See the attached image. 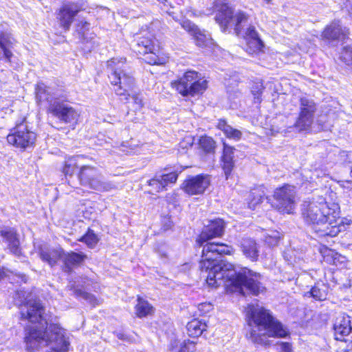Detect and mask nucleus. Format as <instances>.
Returning <instances> with one entry per match:
<instances>
[{"label":"nucleus","instance_id":"f257e3e1","mask_svg":"<svg viewBox=\"0 0 352 352\" xmlns=\"http://www.w3.org/2000/svg\"><path fill=\"white\" fill-rule=\"evenodd\" d=\"M225 223L221 219L211 221L206 226L196 242L203 247L202 259L199 269L206 277L208 285L218 287L232 285L245 295V290L253 295L263 292L265 287L260 282L261 275L247 267L236 270L231 263L219 261V256L230 254L232 248L224 243H211L210 240L221 236L224 232Z\"/></svg>","mask_w":352,"mask_h":352},{"label":"nucleus","instance_id":"f03ea898","mask_svg":"<svg viewBox=\"0 0 352 352\" xmlns=\"http://www.w3.org/2000/svg\"><path fill=\"white\" fill-rule=\"evenodd\" d=\"M20 320L28 324L24 327L23 342L25 350L35 352L45 342L48 346L52 342L55 352H67L69 342L65 335V329L58 323H50L45 318V307L40 300L25 299L19 305Z\"/></svg>","mask_w":352,"mask_h":352},{"label":"nucleus","instance_id":"7ed1b4c3","mask_svg":"<svg viewBox=\"0 0 352 352\" xmlns=\"http://www.w3.org/2000/svg\"><path fill=\"white\" fill-rule=\"evenodd\" d=\"M302 215L319 236H335L340 232L338 205L328 204L322 197L305 201L302 206Z\"/></svg>","mask_w":352,"mask_h":352},{"label":"nucleus","instance_id":"20e7f679","mask_svg":"<svg viewBox=\"0 0 352 352\" xmlns=\"http://www.w3.org/2000/svg\"><path fill=\"white\" fill-rule=\"evenodd\" d=\"M246 316L250 327L246 336L255 344L267 346L270 344L269 338H284L287 335L283 325L273 317L269 310L262 306L248 305Z\"/></svg>","mask_w":352,"mask_h":352},{"label":"nucleus","instance_id":"39448f33","mask_svg":"<svg viewBox=\"0 0 352 352\" xmlns=\"http://www.w3.org/2000/svg\"><path fill=\"white\" fill-rule=\"evenodd\" d=\"M126 62L125 57H112L106 62L107 67L111 70L107 76L109 88L125 102L129 101L131 93L136 89L135 78L119 67V65H124Z\"/></svg>","mask_w":352,"mask_h":352},{"label":"nucleus","instance_id":"423d86ee","mask_svg":"<svg viewBox=\"0 0 352 352\" xmlns=\"http://www.w3.org/2000/svg\"><path fill=\"white\" fill-rule=\"evenodd\" d=\"M6 139L8 144L25 151L35 146L36 134L26 124V118L23 116L10 130Z\"/></svg>","mask_w":352,"mask_h":352},{"label":"nucleus","instance_id":"0eeeda50","mask_svg":"<svg viewBox=\"0 0 352 352\" xmlns=\"http://www.w3.org/2000/svg\"><path fill=\"white\" fill-rule=\"evenodd\" d=\"M173 87L184 96H193L202 94L207 88L208 82L195 71H188L177 80L171 83Z\"/></svg>","mask_w":352,"mask_h":352},{"label":"nucleus","instance_id":"6e6552de","mask_svg":"<svg viewBox=\"0 0 352 352\" xmlns=\"http://www.w3.org/2000/svg\"><path fill=\"white\" fill-rule=\"evenodd\" d=\"M85 10L84 1L65 0L56 11V19L59 28L68 32L76 16Z\"/></svg>","mask_w":352,"mask_h":352},{"label":"nucleus","instance_id":"1a4fd4ad","mask_svg":"<svg viewBox=\"0 0 352 352\" xmlns=\"http://www.w3.org/2000/svg\"><path fill=\"white\" fill-rule=\"evenodd\" d=\"M79 184L94 190L107 191L111 188L101 181V173L98 168L91 164H83L76 172Z\"/></svg>","mask_w":352,"mask_h":352},{"label":"nucleus","instance_id":"9d476101","mask_svg":"<svg viewBox=\"0 0 352 352\" xmlns=\"http://www.w3.org/2000/svg\"><path fill=\"white\" fill-rule=\"evenodd\" d=\"M215 19L223 30L228 27H234L236 34L239 35L241 25L247 21L248 16L241 12L234 14L232 6L228 3H223L219 7Z\"/></svg>","mask_w":352,"mask_h":352},{"label":"nucleus","instance_id":"9b49d317","mask_svg":"<svg viewBox=\"0 0 352 352\" xmlns=\"http://www.w3.org/2000/svg\"><path fill=\"white\" fill-rule=\"evenodd\" d=\"M299 114L294 126L298 132L309 130L314 121V115L317 110L314 101L307 97L300 98Z\"/></svg>","mask_w":352,"mask_h":352},{"label":"nucleus","instance_id":"f8f14e48","mask_svg":"<svg viewBox=\"0 0 352 352\" xmlns=\"http://www.w3.org/2000/svg\"><path fill=\"white\" fill-rule=\"evenodd\" d=\"M47 112L58 118L61 122L67 124L72 129H74L78 123L80 118L78 111L63 102H56L50 104L47 107Z\"/></svg>","mask_w":352,"mask_h":352},{"label":"nucleus","instance_id":"ddd939ff","mask_svg":"<svg viewBox=\"0 0 352 352\" xmlns=\"http://www.w3.org/2000/svg\"><path fill=\"white\" fill-rule=\"evenodd\" d=\"M295 197V187L284 185L275 190L272 206L280 212L292 213L296 204Z\"/></svg>","mask_w":352,"mask_h":352},{"label":"nucleus","instance_id":"4468645a","mask_svg":"<svg viewBox=\"0 0 352 352\" xmlns=\"http://www.w3.org/2000/svg\"><path fill=\"white\" fill-rule=\"evenodd\" d=\"M210 184L208 175H198L188 177L183 183V189L190 195L203 194Z\"/></svg>","mask_w":352,"mask_h":352},{"label":"nucleus","instance_id":"2eb2a0df","mask_svg":"<svg viewBox=\"0 0 352 352\" xmlns=\"http://www.w3.org/2000/svg\"><path fill=\"white\" fill-rule=\"evenodd\" d=\"M87 258V255L82 252L69 251L65 252L64 251L61 270L67 274H71L75 268L83 265Z\"/></svg>","mask_w":352,"mask_h":352},{"label":"nucleus","instance_id":"dca6fc26","mask_svg":"<svg viewBox=\"0 0 352 352\" xmlns=\"http://www.w3.org/2000/svg\"><path fill=\"white\" fill-rule=\"evenodd\" d=\"M153 38L154 34L151 32L143 31L137 42L136 53L142 56L144 60L150 65H154L153 59L148 60L144 56L154 53Z\"/></svg>","mask_w":352,"mask_h":352},{"label":"nucleus","instance_id":"f3484780","mask_svg":"<svg viewBox=\"0 0 352 352\" xmlns=\"http://www.w3.org/2000/svg\"><path fill=\"white\" fill-rule=\"evenodd\" d=\"M63 254L64 250L61 247L45 248L41 246L38 249V257L50 267L57 265L60 260H62Z\"/></svg>","mask_w":352,"mask_h":352},{"label":"nucleus","instance_id":"a211bd4d","mask_svg":"<svg viewBox=\"0 0 352 352\" xmlns=\"http://www.w3.org/2000/svg\"><path fill=\"white\" fill-rule=\"evenodd\" d=\"M86 158L87 157L84 155H76L66 157L61 166V172L65 178H70L74 175H76V172L79 171L83 165L80 160Z\"/></svg>","mask_w":352,"mask_h":352},{"label":"nucleus","instance_id":"6ab92c4d","mask_svg":"<svg viewBox=\"0 0 352 352\" xmlns=\"http://www.w3.org/2000/svg\"><path fill=\"white\" fill-rule=\"evenodd\" d=\"M244 38L247 42V52L254 54L261 51L264 45L258 33L253 25H250L245 30Z\"/></svg>","mask_w":352,"mask_h":352},{"label":"nucleus","instance_id":"aec40b11","mask_svg":"<svg viewBox=\"0 0 352 352\" xmlns=\"http://www.w3.org/2000/svg\"><path fill=\"white\" fill-rule=\"evenodd\" d=\"M0 236L8 243L10 251L16 256H20L21 250L16 230L13 228H6L0 230Z\"/></svg>","mask_w":352,"mask_h":352},{"label":"nucleus","instance_id":"412c9836","mask_svg":"<svg viewBox=\"0 0 352 352\" xmlns=\"http://www.w3.org/2000/svg\"><path fill=\"white\" fill-rule=\"evenodd\" d=\"M34 97L35 102L38 107L52 104V95L50 91V87L42 81L34 85Z\"/></svg>","mask_w":352,"mask_h":352},{"label":"nucleus","instance_id":"4be33fe9","mask_svg":"<svg viewBox=\"0 0 352 352\" xmlns=\"http://www.w3.org/2000/svg\"><path fill=\"white\" fill-rule=\"evenodd\" d=\"M16 41L12 34L6 30H0V49L6 61L10 63L13 57L12 50Z\"/></svg>","mask_w":352,"mask_h":352},{"label":"nucleus","instance_id":"5701e85b","mask_svg":"<svg viewBox=\"0 0 352 352\" xmlns=\"http://www.w3.org/2000/svg\"><path fill=\"white\" fill-rule=\"evenodd\" d=\"M333 329L336 340H343L344 338L348 336L352 330L350 317L344 314L338 316L334 323Z\"/></svg>","mask_w":352,"mask_h":352},{"label":"nucleus","instance_id":"b1692460","mask_svg":"<svg viewBox=\"0 0 352 352\" xmlns=\"http://www.w3.org/2000/svg\"><path fill=\"white\" fill-rule=\"evenodd\" d=\"M243 254L251 261H256L259 256V246L255 240L251 238H243L239 243Z\"/></svg>","mask_w":352,"mask_h":352},{"label":"nucleus","instance_id":"393cba45","mask_svg":"<svg viewBox=\"0 0 352 352\" xmlns=\"http://www.w3.org/2000/svg\"><path fill=\"white\" fill-rule=\"evenodd\" d=\"M347 30L342 28L340 21H334L328 25L322 34V37L327 40H337L344 38Z\"/></svg>","mask_w":352,"mask_h":352},{"label":"nucleus","instance_id":"a878e982","mask_svg":"<svg viewBox=\"0 0 352 352\" xmlns=\"http://www.w3.org/2000/svg\"><path fill=\"white\" fill-rule=\"evenodd\" d=\"M135 314L138 318H142L151 314L153 306L140 296H137V303L134 307Z\"/></svg>","mask_w":352,"mask_h":352},{"label":"nucleus","instance_id":"bb28decb","mask_svg":"<svg viewBox=\"0 0 352 352\" xmlns=\"http://www.w3.org/2000/svg\"><path fill=\"white\" fill-rule=\"evenodd\" d=\"M234 148L223 143V168L225 174L228 175L234 166L233 154Z\"/></svg>","mask_w":352,"mask_h":352},{"label":"nucleus","instance_id":"cd10ccee","mask_svg":"<svg viewBox=\"0 0 352 352\" xmlns=\"http://www.w3.org/2000/svg\"><path fill=\"white\" fill-rule=\"evenodd\" d=\"M207 325L199 319H193L187 324L186 329L189 336L199 337L206 330Z\"/></svg>","mask_w":352,"mask_h":352},{"label":"nucleus","instance_id":"c85d7f7f","mask_svg":"<svg viewBox=\"0 0 352 352\" xmlns=\"http://www.w3.org/2000/svg\"><path fill=\"white\" fill-rule=\"evenodd\" d=\"M177 176L178 173L176 172H170L159 176V178L155 179V189L160 191L169 184L175 183Z\"/></svg>","mask_w":352,"mask_h":352},{"label":"nucleus","instance_id":"c756f323","mask_svg":"<svg viewBox=\"0 0 352 352\" xmlns=\"http://www.w3.org/2000/svg\"><path fill=\"white\" fill-rule=\"evenodd\" d=\"M99 241V236L90 228H87L85 234L78 239V241L85 243L90 249L94 248Z\"/></svg>","mask_w":352,"mask_h":352},{"label":"nucleus","instance_id":"7c9ffc66","mask_svg":"<svg viewBox=\"0 0 352 352\" xmlns=\"http://www.w3.org/2000/svg\"><path fill=\"white\" fill-rule=\"evenodd\" d=\"M217 127L230 139L239 140L241 138V132L239 130L233 129L231 126L228 125L225 120H219Z\"/></svg>","mask_w":352,"mask_h":352},{"label":"nucleus","instance_id":"2f4dec72","mask_svg":"<svg viewBox=\"0 0 352 352\" xmlns=\"http://www.w3.org/2000/svg\"><path fill=\"white\" fill-rule=\"evenodd\" d=\"M11 275L18 278L22 283H26L28 281V276L26 274L23 273H14L12 270L5 267H0V281Z\"/></svg>","mask_w":352,"mask_h":352},{"label":"nucleus","instance_id":"473e14b6","mask_svg":"<svg viewBox=\"0 0 352 352\" xmlns=\"http://www.w3.org/2000/svg\"><path fill=\"white\" fill-rule=\"evenodd\" d=\"M195 43L199 47H206L211 43V39L203 31L198 29L193 34Z\"/></svg>","mask_w":352,"mask_h":352},{"label":"nucleus","instance_id":"72a5a7b5","mask_svg":"<svg viewBox=\"0 0 352 352\" xmlns=\"http://www.w3.org/2000/svg\"><path fill=\"white\" fill-rule=\"evenodd\" d=\"M90 30V23L86 20H79L75 25V32L80 38H86V34Z\"/></svg>","mask_w":352,"mask_h":352},{"label":"nucleus","instance_id":"f704fd0d","mask_svg":"<svg viewBox=\"0 0 352 352\" xmlns=\"http://www.w3.org/2000/svg\"><path fill=\"white\" fill-rule=\"evenodd\" d=\"M200 147L206 153H212L215 148V142L208 136H202L199 139Z\"/></svg>","mask_w":352,"mask_h":352},{"label":"nucleus","instance_id":"c9c22d12","mask_svg":"<svg viewBox=\"0 0 352 352\" xmlns=\"http://www.w3.org/2000/svg\"><path fill=\"white\" fill-rule=\"evenodd\" d=\"M264 87L263 83L261 82H256L253 84L251 89L252 96H254V100L255 103H260L261 102V95Z\"/></svg>","mask_w":352,"mask_h":352},{"label":"nucleus","instance_id":"e433bc0d","mask_svg":"<svg viewBox=\"0 0 352 352\" xmlns=\"http://www.w3.org/2000/svg\"><path fill=\"white\" fill-rule=\"evenodd\" d=\"M311 296L316 300H324L327 298V293L325 289L314 286L310 291Z\"/></svg>","mask_w":352,"mask_h":352},{"label":"nucleus","instance_id":"4c0bfd02","mask_svg":"<svg viewBox=\"0 0 352 352\" xmlns=\"http://www.w3.org/2000/svg\"><path fill=\"white\" fill-rule=\"evenodd\" d=\"M73 293L76 297H82L85 300H89L90 302H96L97 300L95 296L81 289L74 288Z\"/></svg>","mask_w":352,"mask_h":352},{"label":"nucleus","instance_id":"58836bf2","mask_svg":"<svg viewBox=\"0 0 352 352\" xmlns=\"http://www.w3.org/2000/svg\"><path fill=\"white\" fill-rule=\"evenodd\" d=\"M340 59L347 65L352 64V47H343L340 53Z\"/></svg>","mask_w":352,"mask_h":352},{"label":"nucleus","instance_id":"ea45409f","mask_svg":"<svg viewBox=\"0 0 352 352\" xmlns=\"http://www.w3.org/2000/svg\"><path fill=\"white\" fill-rule=\"evenodd\" d=\"M262 188H263L255 189L251 192L253 198L250 201V204L253 205V206L262 202V200L264 197V192L262 190Z\"/></svg>","mask_w":352,"mask_h":352},{"label":"nucleus","instance_id":"a19ab883","mask_svg":"<svg viewBox=\"0 0 352 352\" xmlns=\"http://www.w3.org/2000/svg\"><path fill=\"white\" fill-rule=\"evenodd\" d=\"M131 98L133 100L135 110H140L144 106L143 100L140 93L135 91V89L131 93Z\"/></svg>","mask_w":352,"mask_h":352},{"label":"nucleus","instance_id":"79ce46f5","mask_svg":"<svg viewBox=\"0 0 352 352\" xmlns=\"http://www.w3.org/2000/svg\"><path fill=\"white\" fill-rule=\"evenodd\" d=\"M280 236L278 232H272V234L265 236V241L270 246L276 245L279 241Z\"/></svg>","mask_w":352,"mask_h":352},{"label":"nucleus","instance_id":"37998d69","mask_svg":"<svg viewBox=\"0 0 352 352\" xmlns=\"http://www.w3.org/2000/svg\"><path fill=\"white\" fill-rule=\"evenodd\" d=\"M195 350V344L190 340H184L180 344L179 349L177 352H194Z\"/></svg>","mask_w":352,"mask_h":352},{"label":"nucleus","instance_id":"c03bdc74","mask_svg":"<svg viewBox=\"0 0 352 352\" xmlns=\"http://www.w3.org/2000/svg\"><path fill=\"white\" fill-rule=\"evenodd\" d=\"M155 65H165L169 59L168 56L162 49H159L157 54H155Z\"/></svg>","mask_w":352,"mask_h":352},{"label":"nucleus","instance_id":"a18cd8bd","mask_svg":"<svg viewBox=\"0 0 352 352\" xmlns=\"http://www.w3.org/2000/svg\"><path fill=\"white\" fill-rule=\"evenodd\" d=\"M182 26L184 30L190 32L192 35H193L199 29L197 25L188 20L184 21L182 23Z\"/></svg>","mask_w":352,"mask_h":352},{"label":"nucleus","instance_id":"49530a36","mask_svg":"<svg viewBox=\"0 0 352 352\" xmlns=\"http://www.w3.org/2000/svg\"><path fill=\"white\" fill-rule=\"evenodd\" d=\"M173 224L170 218L168 216L164 217L162 219V226L164 231L168 230L172 228Z\"/></svg>","mask_w":352,"mask_h":352},{"label":"nucleus","instance_id":"de8ad7c7","mask_svg":"<svg viewBox=\"0 0 352 352\" xmlns=\"http://www.w3.org/2000/svg\"><path fill=\"white\" fill-rule=\"evenodd\" d=\"M157 253L159 256L161 257L162 260L165 261L167 258V252L165 247H163L162 249H159L157 250Z\"/></svg>","mask_w":352,"mask_h":352},{"label":"nucleus","instance_id":"09e8293b","mask_svg":"<svg viewBox=\"0 0 352 352\" xmlns=\"http://www.w3.org/2000/svg\"><path fill=\"white\" fill-rule=\"evenodd\" d=\"M280 346L281 350L283 352H289L291 351V345L287 342H283Z\"/></svg>","mask_w":352,"mask_h":352},{"label":"nucleus","instance_id":"8fccbe9b","mask_svg":"<svg viewBox=\"0 0 352 352\" xmlns=\"http://www.w3.org/2000/svg\"><path fill=\"white\" fill-rule=\"evenodd\" d=\"M206 308V311H208L212 308V305L210 304H201L199 305V309L200 310L204 309V308Z\"/></svg>","mask_w":352,"mask_h":352},{"label":"nucleus","instance_id":"3c124183","mask_svg":"<svg viewBox=\"0 0 352 352\" xmlns=\"http://www.w3.org/2000/svg\"><path fill=\"white\" fill-rule=\"evenodd\" d=\"M284 258L289 263L292 264L293 263V261L292 259V256L289 254V252H285L284 253Z\"/></svg>","mask_w":352,"mask_h":352},{"label":"nucleus","instance_id":"603ef678","mask_svg":"<svg viewBox=\"0 0 352 352\" xmlns=\"http://www.w3.org/2000/svg\"><path fill=\"white\" fill-rule=\"evenodd\" d=\"M344 352H352V340L349 343Z\"/></svg>","mask_w":352,"mask_h":352},{"label":"nucleus","instance_id":"864d4df0","mask_svg":"<svg viewBox=\"0 0 352 352\" xmlns=\"http://www.w3.org/2000/svg\"><path fill=\"white\" fill-rule=\"evenodd\" d=\"M327 251H328L329 252H330V253H331V255L332 256V257H333V252H331V250H327Z\"/></svg>","mask_w":352,"mask_h":352},{"label":"nucleus","instance_id":"5fc2aeb1","mask_svg":"<svg viewBox=\"0 0 352 352\" xmlns=\"http://www.w3.org/2000/svg\"><path fill=\"white\" fill-rule=\"evenodd\" d=\"M164 1L162 2L163 3H165L167 2V0H163ZM164 6H166V4H164Z\"/></svg>","mask_w":352,"mask_h":352}]
</instances>
